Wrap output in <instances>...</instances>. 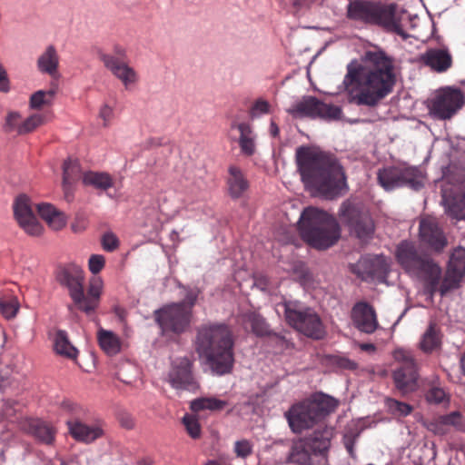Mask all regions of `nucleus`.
<instances>
[{"label": "nucleus", "instance_id": "nucleus-11", "mask_svg": "<svg viewBox=\"0 0 465 465\" xmlns=\"http://www.w3.org/2000/svg\"><path fill=\"white\" fill-rule=\"evenodd\" d=\"M340 218L351 233L361 240L370 238L374 232V223L369 212L361 204L345 201L339 211Z\"/></svg>", "mask_w": 465, "mask_h": 465}, {"label": "nucleus", "instance_id": "nucleus-47", "mask_svg": "<svg viewBox=\"0 0 465 465\" xmlns=\"http://www.w3.org/2000/svg\"><path fill=\"white\" fill-rule=\"evenodd\" d=\"M233 451L238 458L245 459L252 453V444L246 439L237 440Z\"/></svg>", "mask_w": 465, "mask_h": 465}, {"label": "nucleus", "instance_id": "nucleus-55", "mask_svg": "<svg viewBox=\"0 0 465 465\" xmlns=\"http://www.w3.org/2000/svg\"><path fill=\"white\" fill-rule=\"evenodd\" d=\"M309 0H292V13L297 15L299 13L309 8Z\"/></svg>", "mask_w": 465, "mask_h": 465}, {"label": "nucleus", "instance_id": "nucleus-59", "mask_svg": "<svg viewBox=\"0 0 465 465\" xmlns=\"http://www.w3.org/2000/svg\"><path fill=\"white\" fill-rule=\"evenodd\" d=\"M72 183H65L63 181V190L64 193V198L67 202H71L74 198V191H73Z\"/></svg>", "mask_w": 465, "mask_h": 465}, {"label": "nucleus", "instance_id": "nucleus-17", "mask_svg": "<svg viewBox=\"0 0 465 465\" xmlns=\"http://www.w3.org/2000/svg\"><path fill=\"white\" fill-rule=\"evenodd\" d=\"M99 59L117 79H119L125 88L134 84L138 81V75L134 68L130 67L124 61V51L122 48H116V54H99Z\"/></svg>", "mask_w": 465, "mask_h": 465}, {"label": "nucleus", "instance_id": "nucleus-36", "mask_svg": "<svg viewBox=\"0 0 465 465\" xmlns=\"http://www.w3.org/2000/svg\"><path fill=\"white\" fill-rule=\"evenodd\" d=\"M243 322L250 325L252 331L259 337L271 336L272 332L269 329L265 319L255 312H248L242 316Z\"/></svg>", "mask_w": 465, "mask_h": 465}, {"label": "nucleus", "instance_id": "nucleus-42", "mask_svg": "<svg viewBox=\"0 0 465 465\" xmlns=\"http://www.w3.org/2000/svg\"><path fill=\"white\" fill-rule=\"evenodd\" d=\"M19 310V303L15 297H4L0 299V312L5 319L14 318Z\"/></svg>", "mask_w": 465, "mask_h": 465}, {"label": "nucleus", "instance_id": "nucleus-49", "mask_svg": "<svg viewBox=\"0 0 465 465\" xmlns=\"http://www.w3.org/2000/svg\"><path fill=\"white\" fill-rule=\"evenodd\" d=\"M426 399L430 403H441L446 400V392L442 388L431 387L426 393Z\"/></svg>", "mask_w": 465, "mask_h": 465}, {"label": "nucleus", "instance_id": "nucleus-48", "mask_svg": "<svg viewBox=\"0 0 465 465\" xmlns=\"http://www.w3.org/2000/svg\"><path fill=\"white\" fill-rule=\"evenodd\" d=\"M21 114L17 112H10L5 118V123L4 124V130L5 133L16 132L18 134V129L21 124Z\"/></svg>", "mask_w": 465, "mask_h": 465}, {"label": "nucleus", "instance_id": "nucleus-21", "mask_svg": "<svg viewBox=\"0 0 465 465\" xmlns=\"http://www.w3.org/2000/svg\"><path fill=\"white\" fill-rule=\"evenodd\" d=\"M351 270L362 281H373L385 278L389 266L382 256L364 257L352 264Z\"/></svg>", "mask_w": 465, "mask_h": 465}, {"label": "nucleus", "instance_id": "nucleus-33", "mask_svg": "<svg viewBox=\"0 0 465 465\" xmlns=\"http://www.w3.org/2000/svg\"><path fill=\"white\" fill-rule=\"evenodd\" d=\"M54 349L57 354L71 360L76 359L78 355L77 349L71 343L67 332L63 330L55 331Z\"/></svg>", "mask_w": 465, "mask_h": 465}, {"label": "nucleus", "instance_id": "nucleus-43", "mask_svg": "<svg viewBox=\"0 0 465 465\" xmlns=\"http://www.w3.org/2000/svg\"><path fill=\"white\" fill-rule=\"evenodd\" d=\"M183 424L189 436L193 439H198L201 436V425L198 419L192 414H185L183 418Z\"/></svg>", "mask_w": 465, "mask_h": 465}, {"label": "nucleus", "instance_id": "nucleus-6", "mask_svg": "<svg viewBox=\"0 0 465 465\" xmlns=\"http://www.w3.org/2000/svg\"><path fill=\"white\" fill-rule=\"evenodd\" d=\"M337 406L338 401L334 398L317 394L312 399L292 405L284 416L292 431L301 433L333 412Z\"/></svg>", "mask_w": 465, "mask_h": 465}, {"label": "nucleus", "instance_id": "nucleus-57", "mask_svg": "<svg viewBox=\"0 0 465 465\" xmlns=\"http://www.w3.org/2000/svg\"><path fill=\"white\" fill-rule=\"evenodd\" d=\"M114 114L113 108L109 105H104L99 113L100 117L104 120V125L107 126Z\"/></svg>", "mask_w": 465, "mask_h": 465}, {"label": "nucleus", "instance_id": "nucleus-8", "mask_svg": "<svg viewBox=\"0 0 465 465\" xmlns=\"http://www.w3.org/2000/svg\"><path fill=\"white\" fill-rule=\"evenodd\" d=\"M331 428L316 430L309 436L294 440L288 455L290 463L311 465L312 456H323L331 446Z\"/></svg>", "mask_w": 465, "mask_h": 465}, {"label": "nucleus", "instance_id": "nucleus-58", "mask_svg": "<svg viewBox=\"0 0 465 465\" xmlns=\"http://www.w3.org/2000/svg\"><path fill=\"white\" fill-rule=\"evenodd\" d=\"M336 362L338 366H340L342 369L355 370L357 368V363L355 361L345 357H340Z\"/></svg>", "mask_w": 465, "mask_h": 465}, {"label": "nucleus", "instance_id": "nucleus-10", "mask_svg": "<svg viewBox=\"0 0 465 465\" xmlns=\"http://www.w3.org/2000/svg\"><path fill=\"white\" fill-rule=\"evenodd\" d=\"M397 366L392 371L395 387L401 394L414 391L418 387V366L411 351L397 349L393 351Z\"/></svg>", "mask_w": 465, "mask_h": 465}, {"label": "nucleus", "instance_id": "nucleus-22", "mask_svg": "<svg viewBox=\"0 0 465 465\" xmlns=\"http://www.w3.org/2000/svg\"><path fill=\"white\" fill-rule=\"evenodd\" d=\"M354 326L361 331L371 334L378 328V321L372 306L364 302H357L351 310Z\"/></svg>", "mask_w": 465, "mask_h": 465}, {"label": "nucleus", "instance_id": "nucleus-41", "mask_svg": "<svg viewBox=\"0 0 465 465\" xmlns=\"http://www.w3.org/2000/svg\"><path fill=\"white\" fill-rule=\"evenodd\" d=\"M80 163L77 160H66L63 164V181L74 183L82 178Z\"/></svg>", "mask_w": 465, "mask_h": 465}, {"label": "nucleus", "instance_id": "nucleus-23", "mask_svg": "<svg viewBox=\"0 0 465 465\" xmlns=\"http://www.w3.org/2000/svg\"><path fill=\"white\" fill-rule=\"evenodd\" d=\"M71 436L77 441L92 443L104 435V430L99 424L87 425L78 419L66 421Z\"/></svg>", "mask_w": 465, "mask_h": 465}, {"label": "nucleus", "instance_id": "nucleus-39", "mask_svg": "<svg viewBox=\"0 0 465 465\" xmlns=\"http://www.w3.org/2000/svg\"><path fill=\"white\" fill-rule=\"evenodd\" d=\"M440 335L435 324L430 323L422 336L420 346L425 352H430L440 346Z\"/></svg>", "mask_w": 465, "mask_h": 465}, {"label": "nucleus", "instance_id": "nucleus-20", "mask_svg": "<svg viewBox=\"0 0 465 465\" xmlns=\"http://www.w3.org/2000/svg\"><path fill=\"white\" fill-rule=\"evenodd\" d=\"M56 280L68 290L74 304L79 302L84 282V272L79 265L69 263L60 267L56 272Z\"/></svg>", "mask_w": 465, "mask_h": 465}, {"label": "nucleus", "instance_id": "nucleus-53", "mask_svg": "<svg viewBox=\"0 0 465 465\" xmlns=\"http://www.w3.org/2000/svg\"><path fill=\"white\" fill-rule=\"evenodd\" d=\"M270 112V104L263 99H257L251 108V115L255 117L262 114H268Z\"/></svg>", "mask_w": 465, "mask_h": 465}, {"label": "nucleus", "instance_id": "nucleus-56", "mask_svg": "<svg viewBox=\"0 0 465 465\" xmlns=\"http://www.w3.org/2000/svg\"><path fill=\"white\" fill-rule=\"evenodd\" d=\"M10 90V83L6 71L0 66V92L8 93Z\"/></svg>", "mask_w": 465, "mask_h": 465}, {"label": "nucleus", "instance_id": "nucleus-13", "mask_svg": "<svg viewBox=\"0 0 465 465\" xmlns=\"http://www.w3.org/2000/svg\"><path fill=\"white\" fill-rule=\"evenodd\" d=\"M287 112L293 117L321 118L328 121L339 120L342 114L340 106L322 103L313 96L303 97Z\"/></svg>", "mask_w": 465, "mask_h": 465}, {"label": "nucleus", "instance_id": "nucleus-35", "mask_svg": "<svg viewBox=\"0 0 465 465\" xmlns=\"http://www.w3.org/2000/svg\"><path fill=\"white\" fill-rule=\"evenodd\" d=\"M401 165L390 166L378 172L379 183L386 190L401 187Z\"/></svg>", "mask_w": 465, "mask_h": 465}, {"label": "nucleus", "instance_id": "nucleus-26", "mask_svg": "<svg viewBox=\"0 0 465 465\" xmlns=\"http://www.w3.org/2000/svg\"><path fill=\"white\" fill-rule=\"evenodd\" d=\"M226 183L229 195L232 199H239L242 197L250 187L249 181L245 174L235 165H231L229 167Z\"/></svg>", "mask_w": 465, "mask_h": 465}, {"label": "nucleus", "instance_id": "nucleus-44", "mask_svg": "<svg viewBox=\"0 0 465 465\" xmlns=\"http://www.w3.org/2000/svg\"><path fill=\"white\" fill-rule=\"evenodd\" d=\"M44 122V117L41 114H33L26 118L23 123H21L18 134H25L33 132L38 126H40Z\"/></svg>", "mask_w": 465, "mask_h": 465}, {"label": "nucleus", "instance_id": "nucleus-14", "mask_svg": "<svg viewBox=\"0 0 465 465\" xmlns=\"http://www.w3.org/2000/svg\"><path fill=\"white\" fill-rule=\"evenodd\" d=\"M193 361L188 357H179L171 363L167 381L175 390H184L195 392L199 388V382L194 377Z\"/></svg>", "mask_w": 465, "mask_h": 465}, {"label": "nucleus", "instance_id": "nucleus-1", "mask_svg": "<svg viewBox=\"0 0 465 465\" xmlns=\"http://www.w3.org/2000/svg\"><path fill=\"white\" fill-rule=\"evenodd\" d=\"M363 65H349L343 84L357 105L376 106L396 84L393 59L381 49L368 50Z\"/></svg>", "mask_w": 465, "mask_h": 465}, {"label": "nucleus", "instance_id": "nucleus-30", "mask_svg": "<svg viewBox=\"0 0 465 465\" xmlns=\"http://www.w3.org/2000/svg\"><path fill=\"white\" fill-rule=\"evenodd\" d=\"M82 181L84 185L91 186L100 191H106L114 186L113 177L104 172H85L83 173Z\"/></svg>", "mask_w": 465, "mask_h": 465}, {"label": "nucleus", "instance_id": "nucleus-34", "mask_svg": "<svg viewBox=\"0 0 465 465\" xmlns=\"http://www.w3.org/2000/svg\"><path fill=\"white\" fill-rule=\"evenodd\" d=\"M401 187L407 186L413 190L423 187V175L418 167L401 165Z\"/></svg>", "mask_w": 465, "mask_h": 465}, {"label": "nucleus", "instance_id": "nucleus-24", "mask_svg": "<svg viewBox=\"0 0 465 465\" xmlns=\"http://www.w3.org/2000/svg\"><path fill=\"white\" fill-rule=\"evenodd\" d=\"M420 61L437 73L446 72L452 65V56L447 48H430L420 55Z\"/></svg>", "mask_w": 465, "mask_h": 465}, {"label": "nucleus", "instance_id": "nucleus-50", "mask_svg": "<svg viewBox=\"0 0 465 465\" xmlns=\"http://www.w3.org/2000/svg\"><path fill=\"white\" fill-rule=\"evenodd\" d=\"M105 259L101 254H92L88 261L89 271L93 274L99 273L104 267Z\"/></svg>", "mask_w": 465, "mask_h": 465}, {"label": "nucleus", "instance_id": "nucleus-52", "mask_svg": "<svg viewBox=\"0 0 465 465\" xmlns=\"http://www.w3.org/2000/svg\"><path fill=\"white\" fill-rule=\"evenodd\" d=\"M102 245L104 250L107 252H113L118 248L119 241L118 238L112 232L104 234L102 238Z\"/></svg>", "mask_w": 465, "mask_h": 465}, {"label": "nucleus", "instance_id": "nucleus-38", "mask_svg": "<svg viewBox=\"0 0 465 465\" xmlns=\"http://www.w3.org/2000/svg\"><path fill=\"white\" fill-rule=\"evenodd\" d=\"M34 436L40 441L51 444L54 440L55 431L53 427L45 422L36 420L31 425Z\"/></svg>", "mask_w": 465, "mask_h": 465}, {"label": "nucleus", "instance_id": "nucleus-3", "mask_svg": "<svg viewBox=\"0 0 465 465\" xmlns=\"http://www.w3.org/2000/svg\"><path fill=\"white\" fill-rule=\"evenodd\" d=\"M195 350L205 359L213 372L218 375L231 372L234 363L233 340L227 325L210 323L200 326Z\"/></svg>", "mask_w": 465, "mask_h": 465}, {"label": "nucleus", "instance_id": "nucleus-51", "mask_svg": "<svg viewBox=\"0 0 465 465\" xmlns=\"http://www.w3.org/2000/svg\"><path fill=\"white\" fill-rule=\"evenodd\" d=\"M199 293H200V290L197 288L186 289L184 299L182 302H180L179 303H183L184 308H186L190 312H192V308L196 303Z\"/></svg>", "mask_w": 465, "mask_h": 465}, {"label": "nucleus", "instance_id": "nucleus-2", "mask_svg": "<svg viewBox=\"0 0 465 465\" xmlns=\"http://www.w3.org/2000/svg\"><path fill=\"white\" fill-rule=\"evenodd\" d=\"M297 168L305 187L326 199H334L348 188L345 171L338 158L317 147L300 146Z\"/></svg>", "mask_w": 465, "mask_h": 465}, {"label": "nucleus", "instance_id": "nucleus-4", "mask_svg": "<svg viewBox=\"0 0 465 465\" xmlns=\"http://www.w3.org/2000/svg\"><path fill=\"white\" fill-rule=\"evenodd\" d=\"M298 229L302 240L317 250H327L341 238L337 219L317 207H306L299 219Z\"/></svg>", "mask_w": 465, "mask_h": 465}, {"label": "nucleus", "instance_id": "nucleus-37", "mask_svg": "<svg viewBox=\"0 0 465 465\" xmlns=\"http://www.w3.org/2000/svg\"><path fill=\"white\" fill-rule=\"evenodd\" d=\"M227 404V401L216 398L202 397L193 400L191 402L190 408L193 412H199L203 410L222 411Z\"/></svg>", "mask_w": 465, "mask_h": 465}, {"label": "nucleus", "instance_id": "nucleus-46", "mask_svg": "<svg viewBox=\"0 0 465 465\" xmlns=\"http://www.w3.org/2000/svg\"><path fill=\"white\" fill-rule=\"evenodd\" d=\"M442 420L448 429L452 426L457 430L465 431V419L459 411H453L447 415H442Z\"/></svg>", "mask_w": 465, "mask_h": 465}, {"label": "nucleus", "instance_id": "nucleus-18", "mask_svg": "<svg viewBox=\"0 0 465 465\" xmlns=\"http://www.w3.org/2000/svg\"><path fill=\"white\" fill-rule=\"evenodd\" d=\"M463 104V96L459 90H445L438 94L429 106L438 119H450Z\"/></svg>", "mask_w": 465, "mask_h": 465}, {"label": "nucleus", "instance_id": "nucleus-64", "mask_svg": "<svg viewBox=\"0 0 465 465\" xmlns=\"http://www.w3.org/2000/svg\"><path fill=\"white\" fill-rule=\"evenodd\" d=\"M71 227L74 232H77L84 230V224H82L81 226H79V224H77V220H76L75 222H74L72 223Z\"/></svg>", "mask_w": 465, "mask_h": 465}, {"label": "nucleus", "instance_id": "nucleus-9", "mask_svg": "<svg viewBox=\"0 0 465 465\" xmlns=\"http://www.w3.org/2000/svg\"><path fill=\"white\" fill-rule=\"evenodd\" d=\"M282 307L285 320L291 327L313 340L325 337L324 324L313 309L303 307L297 302H285Z\"/></svg>", "mask_w": 465, "mask_h": 465}, {"label": "nucleus", "instance_id": "nucleus-45", "mask_svg": "<svg viewBox=\"0 0 465 465\" xmlns=\"http://www.w3.org/2000/svg\"><path fill=\"white\" fill-rule=\"evenodd\" d=\"M386 402L390 411L400 416L405 417L411 414L413 410L410 404L394 399H388Z\"/></svg>", "mask_w": 465, "mask_h": 465}, {"label": "nucleus", "instance_id": "nucleus-61", "mask_svg": "<svg viewBox=\"0 0 465 465\" xmlns=\"http://www.w3.org/2000/svg\"><path fill=\"white\" fill-rule=\"evenodd\" d=\"M121 423L124 427L127 429H131L134 427V421L129 416H127L125 419H123L121 420Z\"/></svg>", "mask_w": 465, "mask_h": 465}, {"label": "nucleus", "instance_id": "nucleus-27", "mask_svg": "<svg viewBox=\"0 0 465 465\" xmlns=\"http://www.w3.org/2000/svg\"><path fill=\"white\" fill-rule=\"evenodd\" d=\"M232 128H236L240 136L238 139V143L241 149V153L245 156H252L256 152V134L253 131V128L249 123H239L232 124Z\"/></svg>", "mask_w": 465, "mask_h": 465}, {"label": "nucleus", "instance_id": "nucleus-40", "mask_svg": "<svg viewBox=\"0 0 465 465\" xmlns=\"http://www.w3.org/2000/svg\"><path fill=\"white\" fill-rule=\"evenodd\" d=\"M56 94L55 88H52L48 91L39 90L34 93L30 97V106L33 109L39 110L45 105H48L52 103Z\"/></svg>", "mask_w": 465, "mask_h": 465}, {"label": "nucleus", "instance_id": "nucleus-12", "mask_svg": "<svg viewBox=\"0 0 465 465\" xmlns=\"http://www.w3.org/2000/svg\"><path fill=\"white\" fill-rule=\"evenodd\" d=\"M153 317L162 334H181L190 325L192 312L184 308L183 303L173 302L156 310Z\"/></svg>", "mask_w": 465, "mask_h": 465}, {"label": "nucleus", "instance_id": "nucleus-29", "mask_svg": "<svg viewBox=\"0 0 465 465\" xmlns=\"http://www.w3.org/2000/svg\"><path fill=\"white\" fill-rule=\"evenodd\" d=\"M447 214L456 221H465V193L459 192L443 196Z\"/></svg>", "mask_w": 465, "mask_h": 465}, {"label": "nucleus", "instance_id": "nucleus-60", "mask_svg": "<svg viewBox=\"0 0 465 465\" xmlns=\"http://www.w3.org/2000/svg\"><path fill=\"white\" fill-rule=\"evenodd\" d=\"M354 442H355V439H349L347 436H346V442H345V447H346V450H348L349 454L351 457L354 458Z\"/></svg>", "mask_w": 465, "mask_h": 465}, {"label": "nucleus", "instance_id": "nucleus-5", "mask_svg": "<svg viewBox=\"0 0 465 465\" xmlns=\"http://www.w3.org/2000/svg\"><path fill=\"white\" fill-rule=\"evenodd\" d=\"M395 257L407 274L423 281L426 290L431 295L438 292L442 276L441 268L429 254L421 252L416 242L401 241L396 247Z\"/></svg>", "mask_w": 465, "mask_h": 465}, {"label": "nucleus", "instance_id": "nucleus-15", "mask_svg": "<svg viewBox=\"0 0 465 465\" xmlns=\"http://www.w3.org/2000/svg\"><path fill=\"white\" fill-rule=\"evenodd\" d=\"M419 240L429 251L440 253L448 245L447 236L439 222L431 217H423L419 224Z\"/></svg>", "mask_w": 465, "mask_h": 465}, {"label": "nucleus", "instance_id": "nucleus-19", "mask_svg": "<svg viewBox=\"0 0 465 465\" xmlns=\"http://www.w3.org/2000/svg\"><path fill=\"white\" fill-rule=\"evenodd\" d=\"M14 215L19 226L29 235L38 236L43 232V226L35 216L30 199L21 194L16 197L14 205Z\"/></svg>", "mask_w": 465, "mask_h": 465}, {"label": "nucleus", "instance_id": "nucleus-31", "mask_svg": "<svg viewBox=\"0 0 465 465\" xmlns=\"http://www.w3.org/2000/svg\"><path fill=\"white\" fill-rule=\"evenodd\" d=\"M59 56L54 45H49L37 60L40 72L54 77L57 74Z\"/></svg>", "mask_w": 465, "mask_h": 465}, {"label": "nucleus", "instance_id": "nucleus-7", "mask_svg": "<svg viewBox=\"0 0 465 465\" xmlns=\"http://www.w3.org/2000/svg\"><path fill=\"white\" fill-rule=\"evenodd\" d=\"M347 15L350 19L379 25L403 38L407 37L400 19L396 16L395 5H382L371 1L355 0L349 4Z\"/></svg>", "mask_w": 465, "mask_h": 465}, {"label": "nucleus", "instance_id": "nucleus-63", "mask_svg": "<svg viewBox=\"0 0 465 465\" xmlns=\"http://www.w3.org/2000/svg\"><path fill=\"white\" fill-rule=\"evenodd\" d=\"M271 134L273 137H275L279 134V127L273 122L271 124Z\"/></svg>", "mask_w": 465, "mask_h": 465}, {"label": "nucleus", "instance_id": "nucleus-16", "mask_svg": "<svg viewBox=\"0 0 465 465\" xmlns=\"http://www.w3.org/2000/svg\"><path fill=\"white\" fill-rule=\"evenodd\" d=\"M464 275L465 248L459 246L450 257L447 272L444 278L440 280L438 292L443 296L450 290L458 288Z\"/></svg>", "mask_w": 465, "mask_h": 465}, {"label": "nucleus", "instance_id": "nucleus-28", "mask_svg": "<svg viewBox=\"0 0 465 465\" xmlns=\"http://www.w3.org/2000/svg\"><path fill=\"white\" fill-rule=\"evenodd\" d=\"M41 218L53 230L58 231L65 226L66 221L63 213L59 212L50 203H40L36 206Z\"/></svg>", "mask_w": 465, "mask_h": 465}, {"label": "nucleus", "instance_id": "nucleus-54", "mask_svg": "<svg viewBox=\"0 0 465 465\" xmlns=\"http://www.w3.org/2000/svg\"><path fill=\"white\" fill-rule=\"evenodd\" d=\"M429 430L437 435H446L449 433V429L445 422L442 420V416H440L429 425Z\"/></svg>", "mask_w": 465, "mask_h": 465}, {"label": "nucleus", "instance_id": "nucleus-62", "mask_svg": "<svg viewBox=\"0 0 465 465\" xmlns=\"http://www.w3.org/2000/svg\"><path fill=\"white\" fill-rule=\"evenodd\" d=\"M360 348L364 351H374L376 349L372 343H361L360 344Z\"/></svg>", "mask_w": 465, "mask_h": 465}, {"label": "nucleus", "instance_id": "nucleus-32", "mask_svg": "<svg viewBox=\"0 0 465 465\" xmlns=\"http://www.w3.org/2000/svg\"><path fill=\"white\" fill-rule=\"evenodd\" d=\"M97 341L100 348L110 356L121 351L120 338L113 331L100 328L97 331Z\"/></svg>", "mask_w": 465, "mask_h": 465}, {"label": "nucleus", "instance_id": "nucleus-25", "mask_svg": "<svg viewBox=\"0 0 465 465\" xmlns=\"http://www.w3.org/2000/svg\"><path fill=\"white\" fill-rule=\"evenodd\" d=\"M102 292V281L100 279H94L88 288L87 293H84V287L82 288V296L79 297V302H75L74 307L86 313H93L99 305L100 296ZM74 305H69L68 309L73 310Z\"/></svg>", "mask_w": 465, "mask_h": 465}]
</instances>
